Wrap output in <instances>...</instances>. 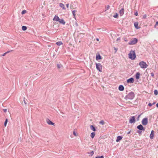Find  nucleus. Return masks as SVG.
<instances>
[{
	"instance_id": "8",
	"label": "nucleus",
	"mask_w": 158,
	"mask_h": 158,
	"mask_svg": "<svg viewBox=\"0 0 158 158\" xmlns=\"http://www.w3.org/2000/svg\"><path fill=\"white\" fill-rule=\"evenodd\" d=\"M137 128L139 130H143V131H145V129L143 128V127L141 124L138 125L137 127Z\"/></svg>"
},
{
	"instance_id": "43",
	"label": "nucleus",
	"mask_w": 158,
	"mask_h": 158,
	"mask_svg": "<svg viewBox=\"0 0 158 158\" xmlns=\"http://www.w3.org/2000/svg\"><path fill=\"white\" fill-rule=\"evenodd\" d=\"M69 3H68L66 4V7L67 8H69Z\"/></svg>"
},
{
	"instance_id": "40",
	"label": "nucleus",
	"mask_w": 158,
	"mask_h": 158,
	"mask_svg": "<svg viewBox=\"0 0 158 158\" xmlns=\"http://www.w3.org/2000/svg\"><path fill=\"white\" fill-rule=\"evenodd\" d=\"M73 134L75 136H77V134H76V133L75 132V131H74L73 132Z\"/></svg>"
},
{
	"instance_id": "11",
	"label": "nucleus",
	"mask_w": 158,
	"mask_h": 158,
	"mask_svg": "<svg viewBox=\"0 0 158 158\" xmlns=\"http://www.w3.org/2000/svg\"><path fill=\"white\" fill-rule=\"evenodd\" d=\"M120 16H122L124 13V9L123 8H122L119 11Z\"/></svg>"
},
{
	"instance_id": "54",
	"label": "nucleus",
	"mask_w": 158,
	"mask_h": 158,
	"mask_svg": "<svg viewBox=\"0 0 158 158\" xmlns=\"http://www.w3.org/2000/svg\"><path fill=\"white\" fill-rule=\"evenodd\" d=\"M155 103H155V102H154L152 104V105H154V104H155Z\"/></svg>"
},
{
	"instance_id": "25",
	"label": "nucleus",
	"mask_w": 158,
	"mask_h": 158,
	"mask_svg": "<svg viewBox=\"0 0 158 158\" xmlns=\"http://www.w3.org/2000/svg\"><path fill=\"white\" fill-rule=\"evenodd\" d=\"M76 12H77V11L76 10H73L72 11V13L74 17H75V13Z\"/></svg>"
},
{
	"instance_id": "46",
	"label": "nucleus",
	"mask_w": 158,
	"mask_h": 158,
	"mask_svg": "<svg viewBox=\"0 0 158 158\" xmlns=\"http://www.w3.org/2000/svg\"><path fill=\"white\" fill-rule=\"evenodd\" d=\"M6 53L5 52V53H4L2 55V56H4L6 54Z\"/></svg>"
},
{
	"instance_id": "35",
	"label": "nucleus",
	"mask_w": 158,
	"mask_h": 158,
	"mask_svg": "<svg viewBox=\"0 0 158 158\" xmlns=\"http://www.w3.org/2000/svg\"><path fill=\"white\" fill-rule=\"evenodd\" d=\"M152 77H154V74L153 73H150Z\"/></svg>"
},
{
	"instance_id": "21",
	"label": "nucleus",
	"mask_w": 158,
	"mask_h": 158,
	"mask_svg": "<svg viewBox=\"0 0 158 158\" xmlns=\"http://www.w3.org/2000/svg\"><path fill=\"white\" fill-rule=\"evenodd\" d=\"M95 133L94 132H92L90 134V137L92 139L94 138L95 135Z\"/></svg>"
},
{
	"instance_id": "33",
	"label": "nucleus",
	"mask_w": 158,
	"mask_h": 158,
	"mask_svg": "<svg viewBox=\"0 0 158 158\" xmlns=\"http://www.w3.org/2000/svg\"><path fill=\"white\" fill-rule=\"evenodd\" d=\"M147 15H144L143 16V19H145L146 18Z\"/></svg>"
},
{
	"instance_id": "30",
	"label": "nucleus",
	"mask_w": 158,
	"mask_h": 158,
	"mask_svg": "<svg viewBox=\"0 0 158 158\" xmlns=\"http://www.w3.org/2000/svg\"><path fill=\"white\" fill-rule=\"evenodd\" d=\"M26 12V11L25 10H23L21 12V14L23 15Z\"/></svg>"
},
{
	"instance_id": "37",
	"label": "nucleus",
	"mask_w": 158,
	"mask_h": 158,
	"mask_svg": "<svg viewBox=\"0 0 158 158\" xmlns=\"http://www.w3.org/2000/svg\"><path fill=\"white\" fill-rule=\"evenodd\" d=\"M141 115V114H139L138 115V118H137V121H138L139 120V118L140 117V116Z\"/></svg>"
},
{
	"instance_id": "14",
	"label": "nucleus",
	"mask_w": 158,
	"mask_h": 158,
	"mask_svg": "<svg viewBox=\"0 0 158 158\" xmlns=\"http://www.w3.org/2000/svg\"><path fill=\"white\" fill-rule=\"evenodd\" d=\"M123 137L122 136H117V139H116V141L117 142H119L120 140H121Z\"/></svg>"
},
{
	"instance_id": "49",
	"label": "nucleus",
	"mask_w": 158,
	"mask_h": 158,
	"mask_svg": "<svg viewBox=\"0 0 158 158\" xmlns=\"http://www.w3.org/2000/svg\"><path fill=\"white\" fill-rule=\"evenodd\" d=\"M120 40V38H118L117 39V41H118V40Z\"/></svg>"
},
{
	"instance_id": "26",
	"label": "nucleus",
	"mask_w": 158,
	"mask_h": 158,
	"mask_svg": "<svg viewBox=\"0 0 158 158\" xmlns=\"http://www.w3.org/2000/svg\"><path fill=\"white\" fill-rule=\"evenodd\" d=\"M7 121H8V119H6V120L4 122V126L5 127H6V126Z\"/></svg>"
},
{
	"instance_id": "4",
	"label": "nucleus",
	"mask_w": 158,
	"mask_h": 158,
	"mask_svg": "<svg viewBox=\"0 0 158 158\" xmlns=\"http://www.w3.org/2000/svg\"><path fill=\"white\" fill-rule=\"evenodd\" d=\"M138 41V40L136 38H134L128 43L129 45H134Z\"/></svg>"
},
{
	"instance_id": "42",
	"label": "nucleus",
	"mask_w": 158,
	"mask_h": 158,
	"mask_svg": "<svg viewBox=\"0 0 158 158\" xmlns=\"http://www.w3.org/2000/svg\"><path fill=\"white\" fill-rule=\"evenodd\" d=\"M3 111L5 112H6L7 111V110L6 109H3Z\"/></svg>"
},
{
	"instance_id": "38",
	"label": "nucleus",
	"mask_w": 158,
	"mask_h": 158,
	"mask_svg": "<svg viewBox=\"0 0 158 158\" xmlns=\"http://www.w3.org/2000/svg\"><path fill=\"white\" fill-rule=\"evenodd\" d=\"M134 15L136 16H137L138 15V12L137 11H136V12H135V14H134Z\"/></svg>"
},
{
	"instance_id": "18",
	"label": "nucleus",
	"mask_w": 158,
	"mask_h": 158,
	"mask_svg": "<svg viewBox=\"0 0 158 158\" xmlns=\"http://www.w3.org/2000/svg\"><path fill=\"white\" fill-rule=\"evenodd\" d=\"M140 73L139 72H137L135 75V77L136 79H139Z\"/></svg>"
},
{
	"instance_id": "48",
	"label": "nucleus",
	"mask_w": 158,
	"mask_h": 158,
	"mask_svg": "<svg viewBox=\"0 0 158 158\" xmlns=\"http://www.w3.org/2000/svg\"><path fill=\"white\" fill-rule=\"evenodd\" d=\"M24 103L25 104H27L25 100L24 99Z\"/></svg>"
},
{
	"instance_id": "55",
	"label": "nucleus",
	"mask_w": 158,
	"mask_h": 158,
	"mask_svg": "<svg viewBox=\"0 0 158 158\" xmlns=\"http://www.w3.org/2000/svg\"><path fill=\"white\" fill-rule=\"evenodd\" d=\"M96 40H97V41H98V40H99V39H98V38H97L96 39Z\"/></svg>"
},
{
	"instance_id": "51",
	"label": "nucleus",
	"mask_w": 158,
	"mask_h": 158,
	"mask_svg": "<svg viewBox=\"0 0 158 158\" xmlns=\"http://www.w3.org/2000/svg\"><path fill=\"white\" fill-rule=\"evenodd\" d=\"M156 106L157 107H158V103L156 104Z\"/></svg>"
},
{
	"instance_id": "12",
	"label": "nucleus",
	"mask_w": 158,
	"mask_h": 158,
	"mask_svg": "<svg viewBox=\"0 0 158 158\" xmlns=\"http://www.w3.org/2000/svg\"><path fill=\"white\" fill-rule=\"evenodd\" d=\"M138 23L137 22H135L134 23V25L135 27L137 29H138L140 28V27H139Z\"/></svg>"
},
{
	"instance_id": "5",
	"label": "nucleus",
	"mask_w": 158,
	"mask_h": 158,
	"mask_svg": "<svg viewBox=\"0 0 158 158\" xmlns=\"http://www.w3.org/2000/svg\"><path fill=\"white\" fill-rule=\"evenodd\" d=\"M96 65L97 69L100 72H102V66L100 63H96Z\"/></svg>"
},
{
	"instance_id": "36",
	"label": "nucleus",
	"mask_w": 158,
	"mask_h": 158,
	"mask_svg": "<svg viewBox=\"0 0 158 158\" xmlns=\"http://www.w3.org/2000/svg\"><path fill=\"white\" fill-rule=\"evenodd\" d=\"M141 132H142V131H137V132L139 134H141Z\"/></svg>"
},
{
	"instance_id": "39",
	"label": "nucleus",
	"mask_w": 158,
	"mask_h": 158,
	"mask_svg": "<svg viewBox=\"0 0 158 158\" xmlns=\"http://www.w3.org/2000/svg\"><path fill=\"white\" fill-rule=\"evenodd\" d=\"M152 105V104L150 103L148 104V106H151Z\"/></svg>"
},
{
	"instance_id": "10",
	"label": "nucleus",
	"mask_w": 158,
	"mask_h": 158,
	"mask_svg": "<svg viewBox=\"0 0 158 158\" xmlns=\"http://www.w3.org/2000/svg\"><path fill=\"white\" fill-rule=\"evenodd\" d=\"M47 122L48 124L50 125H54V123L52 122L49 119H47Z\"/></svg>"
},
{
	"instance_id": "47",
	"label": "nucleus",
	"mask_w": 158,
	"mask_h": 158,
	"mask_svg": "<svg viewBox=\"0 0 158 158\" xmlns=\"http://www.w3.org/2000/svg\"><path fill=\"white\" fill-rule=\"evenodd\" d=\"M12 51V50L8 51L7 52H6V54H7V53H9V52H11Z\"/></svg>"
},
{
	"instance_id": "32",
	"label": "nucleus",
	"mask_w": 158,
	"mask_h": 158,
	"mask_svg": "<svg viewBox=\"0 0 158 158\" xmlns=\"http://www.w3.org/2000/svg\"><path fill=\"white\" fill-rule=\"evenodd\" d=\"M104 156H96L95 158H103Z\"/></svg>"
},
{
	"instance_id": "28",
	"label": "nucleus",
	"mask_w": 158,
	"mask_h": 158,
	"mask_svg": "<svg viewBox=\"0 0 158 158\" xmlns=\"http://www.w3.org/2000/svg\"><path fill=\"white\" fill-rule=\"evenodd\" d=\"M99 123L100 124L103 125L104 123V122L103 121L101 120L100 122Z\"/></svg>"
},
{
	"instance_id": "13",
	"label": "nucleus",
	"mask_w": 158,
	"mask_h": 158,
	"mask_svg": "<svg viewBox=\"0 0 158 158\" xmlns=\"http://www.w3.org/2000/svg\"><path fill=\"white\" fill-rule=\"evenodd\" d=\"M59 18L58 16L55 15L53 19V20L55 21H58L59 20Z\"/></svg>"
},
{
	"instance_id": "53",
	"label": "nucleus",
	"mask_w": 158,
	"mask_h": 158,
	"mask_svg": "<svg viewBox=\"0 0 158 158\" xmlns=\"http://www.w3.org/2000/svg\"><path fill=\"white\" fill-rule=\"evenodd\" d=\"M124 41H125L127 42V41H128V40H127L124 39Z\"/></svg>"
},
{
	"instance_id": "15",
	"label": "nucleus",
	"mask_w": 158,
	"mask_h": 158,
	"mask_svg": "<svg viewBox=\"0 0 158 158\" xmlns=\"http://www.w3.org/2000/svg\"><path fill=\"white\" fill-rule=\"evenodd\" d=\"M118 89L121 91H122L124 89V86L122 85H120L119 86Z\"/></svg>"
},
{
	"instance_id": "56",
	"label": "nucleus",
	"mask_w": 158,
	"mask_h": 158,
	"mask_svg": "<svg viewBox=\"0 0 158 158\" xmlns=\"http://www.w3.org/2000/svg\"><path fill=\"white\" fill-rule=\"evenodd\" d=\"M127 103H131V102H127Z\"/></svg>"
},
{
	"instance_id": "6",
	"label": "nucleus",
	"mask_w": 158,
	"mask_h": 158,
	"mask_svg": "<svg viewBox=\"0 0 158 158\" xmlns=\"http://www.w3.org/2000/svg\"><path fill=\"white\" fill-rule=\"evenodd\" d=\"M142 123L144 125H146L148 123V119L147 118H145L143 119Z\"/></svg>"
},
{
	"instance_id": "24",
	"label": "nucleus",
	"mask_w": 158,
	"mask_h": 158,
	"mask_svg": "<svg viewBox=\"0 0 158 158\" xmlns=\"http://www.w3.org/2000/svg\"><path fill=\"white\" fill-rule=\"evenodd\" d=\"M22 29L23 31H24L27 30V27L26 26H23L22 27Z\"/></svg>"
},
{
	"instance_id": "29",
	"label": "nucleus",
	"mask_w": 158,
	"mask_h": 158,
	"mask_svg": "<svg viewBox=\"0 0 158 158\" xmlns=\"http://www.w3.org/2000/svg\"><path fill=\"white\" fill-rule=\"evenodd\" d=\"M113 17L115 18H118V14H116V15H114V16H113Z\"/></svg>"
},
{
	"instance_id": "45",
	"label": "nucleus",
	"mask_w": 158,
	"mask_h": 158,
	"mask_svg": "<svg viewBox=\"0 0 158 158\" xmlns=\"http://www.w3.org/2000/svg\"><path fill=\"white\" fill-rule=\"evenodd\" d=\"M114 49L115 50V52H116L117 51V49L115 47L114 48Z\"/></svg>"
},
{
	"instance_id": "20",
	"label": "nucleus",
	"mask_w": 158,
	"mask_h": 158,
	"mask_svg": "<svg viewBox=\"0 0 158 158\" xmlns=\"http://www.w3.org/2000/svg\"><path fill=\"white\" fill-rule=\"evenodd\" d=\"M90 128L92 130L94 131H96V129L93 125H91L90 126Z\"/></svg>"
},
{
	"instance_id": "31",
	"label": "nucleus",
	"mask_w": 158,
	"mask_h": 158,
	"mask_svg": "<svg viewBox=\"0 0 158 158\" xmlns=\"http://www.w3.org/2000/svg\"><path fill=\"white\" fill-rule=\"evenodd\" d=\"M89 155H90L91 156H92L94 154V151H92L90 153H89Z\"/></svg>"
},
{
	"instance_id": "52",
	"label": "nucleus",
	"mask_w": 158,
	"mask_h": 158,
	"mask_svg": "<svg viewBox=\"0 0 158 158\" xmlns=\"http://www.w3.org/2000/svg\"><path fill=\"white\" fill-rule=\"evenodd\" d=\"M109 7L110 6L109 5H108L107 6V9H108L109 8Z\"/></svg>"
},
{
	"instance_id": "3",
	"label": "nucleus",
	"mask_w": 158,
	"mask_h": 158,
	"mask_svg": "<svg viewBox=\"0 0 158 158\" xmlns=\"http://www.w3.org/2000/svg\"><path fill=\"white\" fill-rule=\"evenodd\" d=\"M139 65L142 69H146L148 66V64L143 61H141L139 63Z\"/></svg>"
},
{
	"instance_id": "22",
	"label": "nucleus",
	"mask_w": 158,
	"mask_h": 158,
	"mask_svg": "<svg viewBox=\"0 0 158 158\" xmlns=\"http://www.w3.org/2000/svg\"><path fill=\"white\" fill-rule=\"evenodd\" d=\"M101 58H102V57L99 54L98 55L96 56V60H97L101 59Z\"/></svg>"
},
{
	"instance_id": "9",
	"label": "nucleus",
	"mask_w": 158,
	"mask_h": 158,
	"mask_svg": "<svg viewBox=\"0 0 158 158\" xmlns=\"http://www.w3.org/2000/svg\"><path fill=\"white\" fill-rule=\"evenodd\" d=\"M134 81V79L133 78L131 77L129 79H127V82L128 83H132Z\"/></svg>"
},
{
	"instance_id": "2",
	"label": "nucleus",
	"mask_w": 158,
	"mask_h": 158,
	"mask_svg": "<svg viewBox=\"0 0 158 158\" xmlns=\"http://www.w3.org/2000/svg\"><path fill=\"white\" fill-rule=\"evenodd\" d=\"M129 58L132 60H134L136 58V55L135 51L131 50L128 54Z\"/></svg>"
},
{
	"instance_id": "27",
	"label": "nucleus",
	"mask_w": 158,
	"mask_h": 158,
	"mask_svg": "<svg viewBox=\"0 0 158 158\" xmlns=\"http://www.w3.org/2000/svg\"><path fill=\"white\" fill-rule=\"evenodd\" d=\"M154 93L155 95H157L158 94L157 90H155L154 91Z\"/></svg>"
},
{
	"instance_id": "19",
	"label": "nucleus",
	"mask_w": 158,
	"mask_h": 158,
	"mask_svg": "<svg viewBox=\"0 0 158 158\" xmlns=\"http://www.w3.org/2000/svg\"><path fill=\"white\" fill-rule=\"evenodd\" d=\"M62 8L63 10H65V8L64 7V4L62 3H60L59 5Z\"/></svg>"
},
{
	"instance_id": "34",
	"label": "nucleus",
	"mask_w": 158,
	"mask_h": 158,
	"mask_svg": "<svg viewBox=\"0 0 158 158\" xmlns=\"http://www.w3.org/2000/svg\"><path fill=\"white\" fill-rule=\"evenodd\" d=\"M57 67L58 69H60L61 67V66L60 64H57Z\"/></svg>"
},
{
	"instance_id": "50",
	"label": "nucleus",
	"mask_w": 158,
	"mask_h": 158,
	"mask_svg": "<svg viewBox=\"0 0 158 158\" xmlns=\"http://www.w3.org/2000/svg\"><path fill=\"white\" fill-rule=\"evenodd\" d=\"M130 132H131V131H130L128 132V133H127V134H130Z\"/></svg>"
},
{
	"instance_id": "17",
	"label": "nucleus",
	"mask_w": 158,
	"mask_h": 158,
	"mask_svg": "<svg viewBox=\"0 0 158 158\" xmlns=\"http://www.w3.org/2000/svg\"><path fill=\"white\" fill-rule=\"evenodd\" d=\"M58 21L60 22V23H61L63 25H64L65 24V22L63 19H60Z\"/></svg>"
},
{
	"instance_id": "44",
	"label": "nucleus",
	"mask_w": 158,
	"mask_h": 158,
	"mask_svg": "<svg viewBox=\"0 0 158 158\" xmlns=\"http://www.w3.org/2000/svg\"><path fill=\"white\" fill-rule=\"evenodd\" d=\"M157 25H158V21H157L156 22V23L155 24V26H156Z\"/></svg>"
},
{
	"instance_id": "7",
	"label": "nucleus",
	"mask_w": 158,
	"mask_h": 158,
	"mask_svg": "<svg viewBox=\"0 0 158 158\" xmlns=\"http://www.w3.org/2000/svg\"><path fill=\"white\" fill-rule=\"evenodd\" d=\"M135 120L134 116H131L129 119V123H134L135 122Z\"/></svg>"
},
{
	"instance_id": "1",
	"label": "nucleus",
	"mask_w": 158,
	"mask_h": 158,
	"mask_svg": "<svg viewBox=\"0 0 158 158\" xmlns=\"http://www.w3.org/2000/svg\"><path fill=\"white\" fill-rule=\"evenodd\" d=\"M135 95L134 92H131L129 93L124 98L126 100H132L135 97Z\"/></svg>"
},
{
	"instance_id": "23",
	"label": "nucleus",
	"mask_w": 158,
	"mask_h": 158,
	"mask_svg": "<svg viewBox=\"0 0 158 158\" xmlns=\"http://www.w3.org/2000/svg\"><path fill=\"white\" fill-rule=\"evenodd\" d=\"M56 44L57 45L59 46H60L63 44V43L61 41H58L56 43Z\"/></svg>"
},
{
	"instance_id": "16",
	"label": "nucleus",
	"mask_w": 158,
	"mask_h": 158,
	"mask_svg": "<svg viewBox=\"0 0 158 158\" xmlns=\"http://www.w3.org/2000/svg\"><path fill=\"white\" fill-rule=\"evenodd\" d=\"M154 131L153 130H152L151 131V134H150V139H152L153 138L154 135Z\"/></svg>"
},
{
	"instance_id": "41",
	"label": "nucleus",
	"mask_w": 158,
	"mask_h": 158,
	"mask_svg": "<svg viewBox=\"0 0 158 158\" xmlns=\"http://www.w3.org/2000/svg\"><path fill=\"white\" fill-rule=\"evenodd\" d=\"M70 8L71 9H73V6L72 5V4H71L70 5Z\"/></svg>"
}]
</instances>
